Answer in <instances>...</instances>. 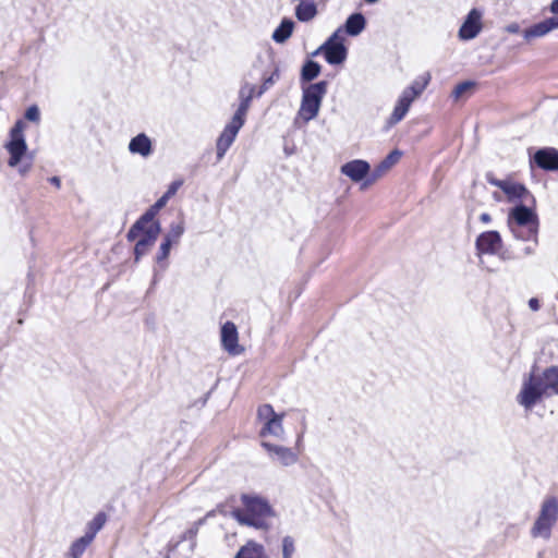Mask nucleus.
Segmentation results:
<instances>
[{
	"mask_svg": "<svg viewBox=\"0 0 558 558\" xmlns=\"http://www.w3.org/2000/svg\"><path fill=\"white\" fill-rule=\"evenodd\" d=\"M168 199L160 196L153 205H150L130 227L129 238L133 239L137 232L143 230L144 226H153L155 222H160L156 219L158 213L167 205Z\"/></svg>",
	"mask_w": 558,
	"mask_h": 558,
	"instance_id": "12",
	"label": "nucleus"
},
{
	"mask_svg": "<svg viewBox=\"0 0 558 558\" xmlns=\"http://www.w3.org/2000/svg\"><path fill=\"white\" fill-rule=\"evenodd\" d=\"M24 118L29 122H39L40 120V110L37 105H31L27 107L24 113Z\"/></svg>",
	"mask_w": 558,
	"mask_h": 558,
	"instance_id": "38",
	"label": "nucleus"
},
{
	"mask_svg": "<svg viewBox=\"0 0 558 558\" xmlns=\"http://www.w3.org/2000/svg\"><path fill=\"white\" fill-rule=\"evenodd\" d=\"M295 23L290 17H283L280 24L275 28L271 39L276 44H284L293 34Z\"/></svg>",
	"mask_w": 558,
	"mask_h": 558,
	"instance_id": "27",
	"label": "nucleus"
},
{
	"mask_svg": "<svg viewBox=\"0 0 558 558\" xmlns=\"http://www.w3.org/2000/svg\"><path fill=\"white\" fill-rule=\"evenodd\" d=\"M412 100L408 95L401 94L395 105L391 116L387 120V129L399 123L408 113Z\"/></svg>",
	"mask_w": 558,
	"mask_h": 558,
	"instance_id": "23",
	"label": "nucleus"
},
{
	"mask_svg": "<svg viewBox=\"0 0 558 558\" xmlns=\"http://www.w3.org/2000/svg\"><path fill=\"white\" fill-rule=\"evenodd\" d=\"M538 558H543V553H538Z\"/></svg>",
	"mask_w": 558,
	"mask_h": 558,
	"instance_id": "57",
	"label": "nucleus"
},
{
	"mask_svg": "<svg viewBox=\"0 0 558 558\" xmlns=\"http://www.w3.org/2000/svg\"><path fill=\"white\" fill-rule=\"evenodd\" d=\"M260 446L270 458L278 460L283 466L292 465L298 461V454L291 448L274 445L269 441H262Z\"/></svg>",
	"mask_w": 558,
	"mask_h": 558,
	"instance_id": "18",
	"label": "nucleus"
},
{
	"mask_svg": "<svg viewBox=\"0 0 558 558\" xmlns=\"http://www.w3.org/2000/svg\"><path fill=\"white\" fill-rule=\"evenodd\" d=\"M50 184L54 185L57 189L61 187V179L58 175H53L48 178Z\"/></svg>",
	"mask_w": 558,
	"mask_h": 558,
	"instance_id": "48",
	"label": "nucleus"
},
{
	"mask_svg": "<svg viewBox=\"0 0 558 558\" xmlns=\"http://www.w3.org/2000/svg\"><path fill=\"white\" fill-rule=\"evenodd\" d=\"M131 154L140 155L144 158L153 154V142L146 133H138L131 138L128 146Z\"/></svg>",
	"mask_w": 558,
	"mask_h": 558,
	"instance_id": "21",
	"label": "nucleus"
},
{
	"mask_svg": "<svg viewBox=\"0 0 558 558\" xmlns=\"http://www.w3.org/2000/svg\"><path fill=\"white\" fill-rule=\"evenodd\" d=\"M295 551V544L292 536L287 535L282 538V558H292Z\"/></svg>",
	"mask_w": 558,
	"mask_h": 558,
	"instance_id": "36",
	"label": "nucleus"
},
{
	"mask_svg": "<svg viewBox=\"0 0 558 558\" xmlns=\"http://www.w3.org/2000/svg\"><path fill=\"white\" fill-rule=\"evenodd\" d=\"M506 31L510 34H518L521 31V27L518 23H510L506 26Z\"/></svg>",
	"mask_w": 558,
	"mask_h": 558,
	"instance_id": "46",
	"label": "nucleus"
},
{
	"mask_svg": "<svg viewBox=\"0 0 558 558\" xmlns=\"http://www.w3.org/2000/svg\"><path fill=\"white\" fill-rule=\"evenodd\" d=\"M402 151L399 149L391 150L375 168L371 169L369 178L364 181L363 186H368L376 182L385 172L391 169L402 157Z\"/></svg>",
	"mask_w": 558,
	"mask_h": 558,
	"instance_id": "19",
	"label": "nucleus"
},
{
	"mask_svg": "<svg viewBox=\"0 0 558 558\" xmlns=\"http://www.w3.org/2000/svg\"><path fill=\"white\" fill-rule=\"evenodd\" d=\"M206 521H207V517H203V518L198 519L197 521H195L192 525L196 526V530L198 531L199 527L206 523Z\"/></svg>",
	"mask_w": 558,
	"mask_h": 558,
	"instance_id": "51",
	"label": "nucleus"
},
{
	"mask_svg": "<svg viewBox=\"0 0 558 558\" xmlns=\"http://www.w3.org/2000/svg\"><path fill=\"white\" fill-rule=\"evenodd\" d=\"M182 181H173L169 186L168 190L162 195L167 199H169L172 195H174L178 191V189L181 186Z\"/></svg>",
	"mask_w": 558,
	"mask_h": 558,
	"instance_id": "43",
	"label": "nucleus"
},
{
	"mask_svg": "<svg viewBox=\"0 0 558 558\" xmlns=\"http://www.w3.org/2000/svg\"><path fill=\"white\" fill-rule=\"evenodd\" d=\"M216 512H220L223 515H227V512L223 510V506L219 505L216 509L208 511L204 517H207V520L216 514Z\"/></svg>",
	"mask_w": 558,
	"mask_h": 558,
	"instance_id": "44",
	"label": "nucleus"
},
{
	"mask_svg": "<svg viewBox=\"0 0 558 558\" xmlns=\"http://www.w3.org/2000/svg\"><path fill=\"white\" fill-rule=\"evenodd\" d=\"M366 24L367 21L363 13L354 12L347 17L344 24L340 28H342V33L344 32L347 35L355 37L365 29Z\"/></svg>",
	"mask_w": 558,
	"mask_h": 558,
	"instance_id": "22",
	"label": "nucleus"
},
{
	"mask_svg": "<svg viewBox=\"0 0 558 558\" xmlns=\"http://www.w3.org/2000/svg\"><path fill=\"white\" fill-rule=\"evenodd\" d=\"M241 501L243 509L234 508L230 515L241 525L256 530H268L267 518L276 515L269 501L265 497L255 494H242Z\"/></svg>",
	"mask_w": 558,
	"mask_h": 558,
	"instance_id": "1",
	"label": "nucleus"
},
{
	"mask_svg": "<svg viewBox=\"0 0 558 558\" xmlns=\"http://www.w3.org/2000/svg\"><path fill=\"white\" fill-rule=\"evenodd\" d=\"M327 90V81L302 85V99L298 116L302 118L304 122H310L318 116Z\"/></svg>",
	"mask_w": 558,
	"mask_h": 558,
	"instance_id": "3",
	"label": "nucleus"
},
{
	"mask_svg": "<svg viewBox=\"0 0 558 558\" xmlns=\"http://www.w3.org/2000/svg\"><path fill=\"white\" fill-rule=\"evenodd\" d=\"M501 191L506 194L509 202L523 199L526 196H531L532 202L535 203L534 196L531 195L530 191L522 183L506 180L504 186H501Z\"/></svg>",
	"mask_w": 558,
	"mask_h": 558,
	"instance_id": "25",
	"label": "nucleus"
},
{
	"mask_svg": "<svg viewBox=\"0 0 558 558\" xmlns=\"http://www.w3.org/2000/svg\"><path fill=\"white\" fill-rule=\"evenodd\" d=\"M530 167L558 172V149L549 146L537 148L533 155L530 154Z\"/></svg>",
	"mask_w": 558,
	"mask_h": 558,
	"instance_id": "10",
	"label": "nucleus"
},
{
	"mask_svg": "<svg viewBox=\"0 0 558 558\" xmlns=\"http://www.w3.org/2000/svg\"><path fill=\"white\" fill-rule=\"evenodd\" d=\"M294 11L298 21L303 23L312 21L318 13L317 5L314 0L300 1Z\"/></svg>",
	"mask_w": 558,
	"mask_h": 558,
	"instance_id": "28",
	"label": "nucleus"
},
{
	"mask_svg": "<svg viewBox=\"0 0 558 558\" xmlns=\"http://www.w3.org/2000/svg\"><path fill=\"white\" fill-rule=\"evenodd\" d=\"M553 14L558 15V0H553L549 7Z\"/></svg>",
	"mask_w": 558,
	"mask_h": 558,
	"instance_id": "50",
	"label": "nucleus"
},
{
	"mask_svg": "<svg viewBox=\"0 0 558 558\" xmlns=\"http://www.w3.org/2000/svg\"><path fill=\"white\" fill-rule=\"evenodd\" d=\"M92 544V541H89L84 535L75 539L69 549V556L71 558H81L83 554L85 553L86 548Z\"/></svg>",
	"mask_w": 558,
	"mask_h": 558,
	"instance_id": "32",
	"label": "nucleus"
},
{
	"mask_svg": "<svg viewBox=\"0 0 558 558\" xmlns=\"http://www.w3.org/2000/svg\"><path fill=\"white\" fill-rule=\"evenodd\" d=\"M255 90H256V86L251 85L248 83H244L241 86V88L239 90L240 104H239L238 109L235 110V112L232 116V119H231L232 121H234L241 125H244L246 113L250 109L252 99L254 98Z\"/></svg>",
	"mask_w": 558,
	"mask_h": 558,
	"instance_id": "17",
	"label": "nucleus"
},
{
	"mask_svg": "<svg viewBox=\"0 0 558 558\" xmlns=\"http://www.w3.org/2000/svg\"><path fill=\"white\" fill-rule=\"evenodd\" d=\"M197 533L198 531L196 530V526L192 525L182 534V536L180 537V542L192 541V547H194L196 545L195 538Z\"/></svg>",
	"mask_w": 558,
	"mask_h": 558,
	"instance_id": "41",
	"label": "nucleus"
},
{
	"mask_svg": "<svg viewBox=\"0 0 558 558\" xmlns=\"http://www.w3.org/2000/svg\"><path fill=\"white\" fill-rule=\"evenodd\" d=\"M184 230L185 228L183 220H180L179 222H172L170 225V230L167 234H165L163 239H169L170 243L177 244L183 235Z\"/></svg>",
	"mask_w": 558,
	"mask_h": 558,
	"instance_id": "34",
	"label": "nucleus"
},
{
	"mask_svg": "<svg viewBox=\"0 0 558 558\" xmlns=\"http://www.w3.org/2000/svg\"><path fill=\"white\" fill-rule=\"evenodd\" d=\"M428 81L429 76L423 83L415 81L409 87H407L401 94L408 95L411 98V100L414 101V99L424 92L428 84Z\"/></svg>",
	"mask_w": 558,
	"mask_h": 558,
	"instance_id": "35",
	"label": "nucleus"
},
{
	"mask_svg": "<svg viewBox=\"0 0 558 558\" xmlns=\"http://www.w3.org/2000/svg\"><path fill=\"white\" fill-rule=\"evenodd\" d=\"M322 49H323V44L316 50H314L311 56L312 57L323 56L325 58L326 52H325V50L322 51Z\"/></svg>",
	"mask_w": 558,
	"mask_h": 558,
	"instance_id": "52",
	"label": "nucleus"
},
{
	"mask_svg": "<svg viewBox=\"0 0 558 558\" xmlns=\"http://www.w3.org/2000/svg\"><path fill=\"white\" fill-rule=\"evenodd\" d=\"M530 232V227H519L518 228V233L515 232H511L512 235L517 239V240H521V241H533L535 243V245H537L538 243V236L537 238H527V234Z\"/></svg>",
	"mask_w": 558,
	"mask_h": 558,
	"instance_id": "39",
	"label": "nucleus"
},
{
	"mask_svg": "<svg viewBox=\"0 0 558 558\" xmlns=\"http://www.w3.org/2000/svg\"><path fill=\"white\" fill-rule=\"evenodd\" d=\"M108 517L106 512H97L95 517L86 524L84 536L93 542L97 533L105 526Z\"/></svg>",
	"mask_w": 558,
	"mask_h": 558,
	"instance_id": "29",
	"label": "nucleus"
},
{
	"mask_svg": "<svg viewBox=\"0 0 558 558\" xmlns=\"http://www.w3.org/2000/svg\"><path fill=\"white\" fill-rule=\"evenodd\" d=\"M25 123L17 120L9 132V140L4 144V148L9 154L8 166L17 168L19 173L25 177L32 169L34 161V153H29L24 136Z\"/></svg>",
	"mask_w": 558,
	"mask_h": 558,
	"instance_id": "2",
	"label": "nucleus"
},
{
	"mask_svg": "<svg viewBox=\"0 0 558 558\" xmlns=\"http://www.w3.org/2000/svg\"><path fill=\"white\" fill-rule=\"evenodd\" d=\"M173 245L174 244L170 243L169 239H162L160 243L159 250L155 256V263L158 265L161 271H165L168 268V257Z\"/></svg>",
	"mask_w": 558,
	"mask_h": 558,
	"instance_id": "31",
	"label": "nucleus"
},
{
	"mask_svg": "<svg viewBox=\"0 0 558 558\" xmlns=\"http://www.w3.org/2000/svg\"><path fill=\"white\" fill-rule=\"evenodd\" d=\"M556 28H558V17H547L525 28L523 31V37L526 40H531L533 38L543 37Z\"/></svg>",
	"mask_w": 558,
	"mask_h": 558,
	"instance_id": "20",
	"label": "nucleus"
},
{
	"mask_svg": "<svg viewBox=\"0 0 558 558\" xmlns=\"http://www.w3.org/2000/svg\"><path fill=\"white\" fill-rule=\"evenodd\" d=\"M475 86H476V83L474 81L468 80V81L460 82L452 89L451 97L454 100H458L464 96H469L473 92Z\"/></svg>",
	"mask_w": 558,
	"mask_h": 558,
	"instance_id": "33",
	"label": "nucleus"
},
{
	"mask_svg": "<svg viewBox=\"0 0 558 558\" xmlns=\"http://www.w3.org/2000/svg\"><path fill=\"white\" fill-rule=\"evenodd\" d=\"M221 347L231 355L240 354L243 349L239 344V332L233 322H226L220 328Z\"/></svg>",
	"mask_w": 558,
	"mask_h": 558,
	"instance_id": "16",
	"label": "nucleus"
},
{
	"mask_svg": "<svg viewBox=\"0 0 558 558\" xmlns=\"http://www.w3.org/2000/svg\"><path fill=\"white\" fill-rule=\"evenodd\" d=\"M322 72V65L311 58H307L300 71V82L302 85L311 84L315 78L319 76Z\"/></svg>",
	"mask_w": 558,
	"mask_h": 558,
	"instance_id": "26",
	"label": "nucleus"
},
{
	"mask_svg": "<svg viewBox=\"0 0 558 558\" xmlns=\"http://www.w3.org/2000/svg\"><path fill=\"white\" fill-rule=\"evenodd\" d=\"M210 393H211V390H209V391H208V392H207V393H206V395H205V396H204V397L198 401L203 407L207 403V401H208V399H209Z\"/></svg>",
	"mask_w": 558,
	"mask_h": 558,
	"instance_id": "53",
	"label": "nucleus"
},
{
	"mask_svg": "<svg viewBox=\"0 0 558 558\" xmlns=\"http://www.w3.org/2000/svg\"><path fill=\"white\" fill-rule=\"evenodd\" d=\"M283 416L284 414L277 413L271 404L265 403L259 405L257 409V417L264 422V426L259 430V436L266 437L267 435H271L277 438H282L284 434L282 426Z\"/></svg>",
	"mask_w": 558,
	"mask_h": 558,
	"instance_id": "9",
	"label": "nucleus"
},
{
	"mask_svg": "<svg viewBox=\"0 0 558 558\" xmlns=\"http://www.w3.org/2000/svg\"><path fill=\"white\" fill-rule=\"evenodd\" d=\"M529 307L533 311V312H536L541 308V303H539V300L537 298H531L529 300Z\"/></svg>",
	"mask_w": 558,
	"mask_h": 558,
	"instance_id": "45",
	"label": "nucleus"
},
{
	"mask_svg": "<svg viewBox=\"0 0 558 558\" xmlns=\"http://www.w3.org/2000/svg\"><path fill=\"white\" fill-rule=\"evenodd\" d=\"M157 280H158V268L155 267L154 268V277H153V281H151V287L157 283Z\"/></svg>",
	"mask_w": 558,
	"mask_h": 558,
	"instance_id": "54",
	"label": "nucleus"
},
{
	"mask_svg": "<svg viewBox=\"0 0 558 558\" xmlns=\"http://www.w3.org/2000/svg\"><path fill=\"white\" fill-rule=\"evenodd\" d=\"M558 521V498L556 496L546 497L538 512V515L531 527V536L542 537L548 541L551 537V530Z\"/></svg>",
	"mask_w": 558,
	"mask_h": 558,
	"instance_id": "4",
	"label": "nucleus"
},
{
	"mask_svg": "<svg viewBox=\"0 0 558 558\" xmlns=\"http://www.w3.org/2000/svg\"><path fill=\"white\" fill-rule=\"evenodd\" d=\"M539 376L543 378L545 387L549 390V395H558V366L547 367Z\"/></svg>",
	"mask_w": 558,
	"mask_h": 558,
	"instance_id": "30",
	"label": "nucleus"
},
{
	"mask_svg": "<svg viewBox=\"0 0 558 558\" xmlns=\"http://www.w3.org/2000/svg\"><path fill=\"white\" fill-rule=\"evenodd\" d=\"M482 12L473 8L464 17L459 32L458 37L460 40L469 41L477 37V35L482 32Z\"/></svg>",
	"mask_w": 558,
	"mask_h": 558,
	"instance_id": "13",
	"label": "nucleus"
},
{
	"mask_svg": "<svg viewBox=\"0 0 558 558\" xmlns=\"http://www.w3.org/2000/svg\"><path fill=\"white\" fill-rule=\"evenodd\" d=\"M242 126L243 125L232 120L226 124L216 142V155L218 162L225 157L226 153L235 141L236 135Z\"/></svg>",
	"mask_w": 558,
	"mask_h": 558,
	"instance_id": "15",
	"label": "nucleus"
},
{
	"mask_svg": "<svg viewBox=\"0 0 558 558\" xmlns=\"http://www.w3.org/2000/svg\"><path fill=\"white\" fill-rule=\"evenodd\" d=\"M524 254H525V255H532V254H534V247H532V246H525V247H524Z\"/></svg>",
	"mask_w": 558,
	"mask_h": 558,
	"instance_id": "55",
	"label": "nucleus"
},
{
	"mask_svg": "<svg viewBox=\"0 0 558 558\" xmlns=\"http://www.w3.org/2000/svg\"><path fill=\"white\" fill-rule=\"evenodd\" d=\"M507 226L510 232L518 233L519 227H530L527 238H537L539 230V218L534 208L519 203L510 208L507 218Z\"/></svg>",
	"mask_w": 558,
	"mask_h": 558,
	"instance_id": "5",
	"label": "nucleus"
},
{
	"mask_svg": "<svg viewBox=\"0 0 558 558\" xmlns=\"http://www.w3.org/2000/svg\"><path fill=\"white\" fill-rule=\"evenodd\" d=\"M280 78V68L274 63V70L270 75L266 76L263 74L262 83L269 89Z\"/></svg>",
	"mask_w": 558,
	"mask_h": 558,
	"instance_id": "37",
	"label": "nucleus"
},
{
	"mask_svg": "<svg viewBox=\"0 0 558 558\" xmlns=\"http://www.w3.org/2000/svg\"><path fill=\"white\" fill-rule=\"evenodd\" d=\"M342 36V28L336 29L324 43L325 60L330 65H341L348 58V47Z\"/></svg>",
	"mask_w": 558,
	"mask_h": 558,
	"instance_id": "8",
	"label": "nucleus"
},
{
	"mask_svg": "<svg viewBox=\"0 0 558 558\" xmlns=\"http://www.w3.org/2000/svg\"><path fill=\"white\" fill-rule=\"evenodd\" d=\"M498 258L502 262H509L518 259L519 256L515 255L510 248H504V246L500 248V251L496 254Z\"/></svg>",
	"mask_w": 558,
	"mask_h": 558,
	"instance_id": "40",
	"label": "nucleus"
},
{
	"mask_svg": "<svg viewBox=\"0 0 558 558\" xmlns=\"http://www.w3.org/2000/svg\"><path fill=\"white\" fill-rule=\"evenodd\" d=\"M268 90L267 86H265L263 83L262 85L257 88L256 87V90L254 93V97H262L266 92Z\"/></svg>",
	"mask_w": 558,
	"mask_h": 558,
	"instance_id": "47",
	"label": "nucleus"
},
{
	"mask_svg": "<svg viewBox=\"0 0 558 558\" xmlns=\"http://www.w3.org/2000/svg\"><path fill=\"white\" fill-rule=\"evenodd\" d=\"M485 178H486V181H487L489 184H492V185H494V186H497V187H499L500 190H501V186H504V184H505V182H506V180H499V179H497V178L494 175V173H493V172H490V171H489V172H487V173L485 174Z\"/></svg>",
	"mask_w": 558,
	"mask_h": 558,
	"instance_id": "42",
	"label": "nucleus"
},
{
	"mask_svg": "<svg viewBox=\"0 0 558 558\" xmlns=\"http://www.w3.org/2000/svg\"><path fill=\"white\" fill-rule=\"evenodd\" d=\"M160 232V222H155L153 226H144L143 230L137 232L133 239H130L129 231L126 232L125 238L129 242H134L136 239H138L133 250L135 264H137L141 258L148 253L151 246L156 243Z\"/></svg>",
	"mask_w": 558,
	"mask_h": 558,
	"instance_id": "7",
	"label": "nucleus"
},
{
	"mask_svg": "<svg viewBox=\"0 0 558 558\" xmlns=\"http://www.w3.org/2000/svg\"><path fill=\"white\" fill-rule=\"evenodd\" d=\"M233 558H269L263 544L253 539L242 545Z\"/></svg>",
	"mask_w": 558,
	"mask_h": 558,
	"instance_id": "24",
	"label": "nucleus"
},
{
	"mask_svg": "<svg viewBox=\"0 0 558 558\" xmlns=\"http://www.w3.org/2000/svg\"><path fill=\"white\" fill-rule=\"evenodd\" d=\"M504 245L501 234L497 230L480 233L475 240L476 255H496Z\"/></svg>",
	"mask_w": 558,
	"mask_h": 558,
	"instance_id": "11",
	"label": "nucleus"
},
{
	"mask_svg": "<svg viewBox=\"0 0 558 558\" xmlns=\"http://www.w3.org/2000/svg\"><path fill=\"white\" fill-rule=\"evenodd\" d=\"M480 221L483 223H489L492 221V216L488 213H483L480 215Z\"/></svg>",
	"mask_w": 558,
	"mask_h": 558,
	"instance_id": "49",
	"label": "nucleus"
},
{
	"mask_svg": "<svg viewBox=\"0 0 558 558\" xmlns=\"http://www.w3.org/2000/svg\"><path fill=\"white\" fill-rule=\"evenodd\" d=\"M364 1L368 4H374V3L378 2L379 0H364Z\"/></svg>",
	"mask_w": 558,
	"mask_h": 558,
	"instance_id": "56",
	"label": "nucleus"
},
{
	"mask_svg": "<svg viewBox=\"0 0 558 558\" xmlns=\"http://www.w3.org/2000/svg\"><path fill=\"white\" fill-rule=\"evenodd\" d=\"M340 172L353 182L362 183L363 185L364 181L371 175V165L364 159H353L343 163Z\"/></svg>",
	"mask_w": 558,
	"mask_h": 558,
	"instance_id": "14",
	"label": "nucleus"
},
{
	"mask_svg": "<svg viewBox=\"0 0 558 558\" xmlns=\"http://www.w3.org/2000/svg\"><path fill=\"white\" fill-rule=\"evenodd\" d=\"M530 373L524 379L521 390L517 396V402L525 410H532L544 397H551L549 390L545 387L543 378L534 373Z\"/></svg>",
	"mask_w": 558,
	"mask_h": 558,
	"instance_id": "6",
	"label": "nucleus"
}]
</instances>
